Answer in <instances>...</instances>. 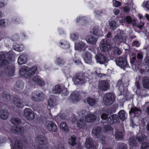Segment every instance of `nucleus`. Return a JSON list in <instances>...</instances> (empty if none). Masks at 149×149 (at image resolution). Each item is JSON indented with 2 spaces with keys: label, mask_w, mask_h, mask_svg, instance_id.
<instances>
[{
  "label": "nucleus",
  "mask_w": 149,
  "mask_h": 149,
  "mask_svg": "<svg viewBox=\"0 0 149 149\" xmlns=\"http://www.w3.org/2000/svg\"><path fill=\"white\" fill-rule=\"evenodd\" d=\"M24 115L28 120H31L34 119L35 117V114L30 108H26L24 111Z\"/></svg>",
  "instance_id": "423d86ee"
},
{
  "label": "nucleus",
  "mask_w": 149,
  "mask_h": 149,
  "mask_svg": "<svg viewBox=\"0 0 149 149\" xmlns=\"http://www.w3.org/2000/svg\"><path fill=\"white\" fill-rule=\"evenodd\" d=\"M76 139L75 137L72 136L69 139L68 143L71 146H74L76 144Z\"/></svg>",
  "instance_id": "a19ab883"
},
{
  "label": "nucleus",
  "mask_w": 149,
  "mask_h": 149,
  "mask_svg": "<svg viewBox=\"0 0 149 149\" xmlns=\"http://www.w3.org/2000/svg\"><path fill=\"white\" fill-rule=\"evenodd\" d=\"M143 85L145 88L149 89V77H145L143 79Z\"/></svg>",
  "instance_id": "c756f323"
},
{
  "label": "nucleus",
  "mask_w": 149,
  "mask_h": 149,
  "mask_svg": "<svg viewBox=\"0 0 149 149\" xmlns=\"http://www.w3.org/2000/svg\"><path fill=\"white\" fill-rule=\"evenodd\" d=\"M64 61L59 58H57L56 61V63L57 64H63L64 63Z\"/></svg>",
  "instance_id": "6e6d98bb"
},
{
  "label": "nucleus",
  "mask_w": 149,
  "mask_h": 149,
  "mask_svg": "<svg viewBox=\"0 0 149 149\" xmlns=\"http://www.w3.org/2000/svg\"><path fill=\"white\" fill-rule=\"evenodd\" d=\"M109 87V85L107 81L105 80L101 81L99 84V88L100 90L106 91Z\"/></svg>",
  "instance_id": "2eb2a0df"
},
{
  "label": "nucleus",
  "mask_w": 149,
  "mask_h": 149,
  "mask_svg": "<svg viewBox=\"0 0 149 149\" xmlns=\"http://www.w3.org/2000/svg\"><path fill=\"white\" fill-rule=\"evenodd\" d=\"M145 61L148 65V66L146 67V69L147 71H149V57H146L145 59Z\"/></svg>",
  "instance_id": "bf43d9fd"
},
{
  "label": "nucleus",
  "mask_w": 149,
  "mask_h": 149,
  "mask_svg": "<svg viewBox=\"0 0 149 149\" xmlns=\"http://www.w3.org/2000/svg\"><path fill=\"white\" fill-rule=\"evenodd\" d=\"M92 34L94 36H103V33L101 29L97 27H94L92 30Z\"/></svg>",
  "instance_id": "412c9836"
},
{
  "label": "nucleus",
  "mask_w": 149,
  "mask_h": 149,
  "mask_svg": "<svg viewBox=\"0 0 149 149\" xmlns=\"http://www.w3.org/2000/svg\"><path fill=\"white\" fill-rule=\"evenodd\" d=\"M87 100L88 104L91 106H95L97 103L94 99L89 97L87 98Z\"/></svg>",
  "instance_id": "4c0bfd02"
},
{
  "label": "nucleus",
  "mask_w": 149,
  "mask_h": 149,
  "mask_svg": "<svg viewBox=\"0 0 149 149\" xmlns=\"http://www.w3.org/2000/svg\"><path fill=\"white\" fill-rule=\"evenodd\" d=\"M13 100V103L15 107L19 108H23L24 105L22 100L17 98H14Z\"/></svg>",
  "instance_id": "a211bd4d"
},
{
  "label": "nucleus",
  "mask_w": 149,
  "mask_h": 149,
  "mask_svg": "<svg viewBox=\"0 0 149 149\" xmlns=\"http://www.w3.org/2000/svg\"><path fill=\"white\" fill-rule=\"evenodd\" d=\"M115 137L118 140H122L124 137V134L121 132L116 131V132Z\"/></svg>",
  "instance_id": "c9c22d12"
},
{
  "label": "nucleus",
  "mask_w": 149,
  "mask_h": 149,
  "mask_svg": "<svg viewBox=\"0 0 149 149\" xmlns=\"http://www.w3.org/2000/svg\"><path fill=\"white\" fill-rule=\"evenodd\" d=\"M2 96L6 98L8 100H10L11 97H12V96L8 94V93L6 91H3Z\"/></svg>",
  "instance_id": "8fccbe9b"
},
{
  "label": "nucleus",
  "mask_w": 149,
  "mask_h": 149,
  "mask_svg": "<svg viewBox=\"0 0 149 149\" xmlns=\"http://www.w3.org/2000/svg\"><path fill=\"white\" fill-rule=\"evenodd\" d=\"M10 130L13 133H17L19 134H22L24 132L23 127L20 126H13L10 128Z\"/></svg>",
  "instance_id": "4468645a"
},
{
  "label": "nucleus",
  "mask_w": 149,
  "mask_h": 149,
  "mask_svg": "<svg viewBox=\"0 0 149 149\" xmlns=\"http://www.w3.org/2000/svg\"><path fill=\"white\" fill-rule=\"evenodd\" d=\"M56 102V100L54 98H50L48 101V104L50 106H53Z\"/></svg>",
  "instance_id": "603ef678"
},
{
  "label": "nucleus",
  "mask_w": 149,
  "mask_h": 149,
  "mask_svg": "<svg viewBox=\"0 0 149 149\" xmlns=\"http://www.w3.org/2000/svg\"><path fill=\"white\" fill-rule=\"evenodd\" d=\"M9 113L7 110L2 109L0 111V118L3 120L7 119L9 116Z\"/></svg>",
  "instance_id": "5701e85b"
},
{
  "label": "nucleus",
  "mask_w": 149,
  "mask_h": 149,
  "mask_svg": "<svg viewBox=\"0 0 149 149\" xmlns=\"http://www.w3.org/2000/svg\"><path fill=\"white\" fill-rule=\"evenodd\" d=\"M44 126L50 132H56L58 130V128L56 124L53 122L47 121L44 124Z\"/></svg>",
  "instance_id": "20e7f679"
},
{
  "label": "nucleus",
  "mask_w": 149,
  "mask_h": 149,
  "mask_svg": "<svg viewBox=\"0 0 149 149\" xmlns=\"http://www.w3.org/2000/svg\"><path fill=\"white\" fill-rule=\"evenodd\" d=\"M61 91V89L59 85H56L52 88V93L54 94H59Z\"/></svg>",
  "instance_id": "c85d7f7f"
},
{
  "label": "nucleus",
  "mask_w": 149,
  "mask_h": 149,
  "mask_svg": "<svg viewBox=\"0 0 149 149\" xmlns=\"http://www.w3.org/2000/svg\"><path fill=\"white\" fill-rule=\"evenodd\" d=\"M112 128L109 125H107L104 128V130L105 132H107L108 131L112 130Z\"/></svg>",
  "instance_id": "e2e57ef3"
},
{
  "label": "nucleus",
  "mask_w": 149,
  "mask_h": 149,
  "mask_svg": "<svg viewBox=\"0 0 149 149\" xmlns=\"http://www.w3.org/2000/svg\"><path fill=\"white\" fill-rule=\"evenodd\" d=\"M4 73L8 74H13L15 73V68L13 67L8 66L4 69Z\"/></svg>",
  "instance_id": "a878e982"
},
{
  "label": "nucleus",
  "mask_w": 149,
  "mask_h": 149,
  "mask_svg": "<svg viewBox=\"0 0 149 149\" xmlns=\"http://www.w3.org/2000/svg\"><path fill=\"white\" fill-rule=\"evenodd\" d=\"M87 115L85 117V121L86 122H94L96 118V116L93 114L91 112L87 113Z\"/></svg>",
  "instance_id": "f3484780"
},
{
  "label": "nucleus",
  "mask_w": 149,
  "mask_h": 149,
  "mask_svg": "<svg viewBox=\"0 0 149 149\" xmlns=\"http://www.w3.org/2000/svg\"><path fill=\"white\" fill-rule=\"evenodd\" d=\"M114 100V95L111 93H108L105 95L103 98L104 103L107 106L112 104Z\"/></svg>",
  "instance_id": "39448f33"
},
{
  "label": "nucleus",
  "mask_w": 149,
  "mask_h": 149,
  "mask_svg": "<svg viewBox=\"0 0 149 149\" xmlns=\"http://www.w3.org/2000/svg\"><path fill=\"white\" fill-rule=\"evenodd\" d=\"M77 22L79 25H84L87 22L86 19L84 17H79L77 19Z\"/></svg>",
  "instance_id": "2f4dec72"
},
{
  "label": "nucleus",
  "mask_w": 149,
  "mask_h": 149,
  "mask_svg": "<svg viewBox=\"0 0 149 149\" xmlns=\"http://www.w3.org/2000/svg\"><path fill=\"white\" fill-rule=\"evenodd\" d=\"M108 117L106 113H103L101 115V118L104 120H106Z\"/></svg>",
  "instance_id": "338daca9"
},
{
  "label": "nucleus",
  "mask_w": 149,
  "mask_h": 149,
  "mask_svg": "<svg viewBox=\"0 0 149 149\" xmlns=\"http://www.w3.org/2000/svg\"><path fill=\"white\" fill-rule=\"evenodd\" d=\"M140 44L139 42L135 41H134L132 44V45L134 46H135L136 47H139L140 45Z\"/></svg>",
  "instance_id": "69168bd1"
},
{
  "label": "nucleus",
  "mask_w": 149,
  "mask_h": 149,
  "mask_svg": "<svg viewBox=\"0 0 149 149\" xmlns=\"http://www.w3.org/2000/svg\"><path fill=\"white\" fill-rule=\"evenodd\" d=\"M84 60L85 62L87 63H90L91 62V55L88 52H86L83 56Z\"/></svg>",
  "instance_id": "b1692460"
},
{
  "label": "nucleus",
  "mask_w": 149,
  "mask_h": 149,
  "mask_svg": "<svg viewBox=\"0 0 149 149\" xmlns=\"http://www.w3.org/2000/svg\"><path fill=\"white\" fill-rule=\"evenodd\" d=\"M136 140L138 141L141 142L143 139V138L142 137H136L135 136H131L129 140V144L130 146V149H132L133 147L135 146L137 143Z\"/></svg>",
  "instance_id": "9b49d317"
},
{
  "label": "nucleus",
  "mask_w": 149,
  "mask_h": 149,
  "mask_svg": "<svg viewBox=\"0 0 149 149\" xmlns=\"http://www.w3.org/2000/svg\"><path fill=\"white\" fill-rule=\"evenodd\" d=\"M35 140L38 144V149H49L47 145L48 141L46 137L39 135L35 137Z\"/></svg>",
  "instance_id": "f257e3e1"
},
{
  "label": "nucleus",
  "mask_w": 149,
  "mask_h": 149,
  "mask_svg": "<svg viewBox=\"0 0 149 149\" xmlns=\"http://www.w3.org/2000/svg\"><path fill=\"white\" fill-rule=\"evenodd\" d=\"M129 112L130 113H133L135 114H139L141 113V111L139 108L136 107H134L131 108Z\"/></svg>",
  "instance_id": "473e14b6"
},
{
  "label": "nucleus",
  "mask_w": 149,
  "mask_h": 149,
  "mask_svg": "<svg viewBox=\"0 0 149 149\" xmlns=\"http://www.w3.org/2000/svg\"><path fill=\"white\" fill-rule=\"evenodd\" d=\"M16 86L19 89L23 88L24 86V84L22 81H18L16 82Z\"/></svg>",
  "instance_id": "49530a36"
},
{
  "label": "nucleus",
  "mask_w": 149,
  "mask_h": 149,
  "mask_svg": "<svg viewBox=\"0 0 149 149\" xmlns=\"http://www.w3.org/2000/svg\"><path fill=\"white\" fill-rule=\"evenodd\" d=\"M109 25L111 29L115 30L116 28V22L114 21H111L109 22Z\"/></svg>",
  "instance_id": "a18cd8bd"
},
{
  "label": "nucleus",
  "mask_w": 149,
  "mask_h": 149,
  "mask_svg": "<svg viewBox=\"0 0 149 149\" xmlns=\"http://www.w3.org/2000/svg\"><path fill=\"white\" fill-rule=\"evenodd\" d=\"M14 49L16 51L21 52L24 49V46L22 45L15 44L13 46Z\"/></svg>",
  "instance_id": "72a5a7b5"
},
{
  "label": "nucleus",
  "mask_w": 149,
  "mask_h": 149,
  "mask_svg": "<svg viewBox=\"0 0 149 149\" xmlns=\"http://www.w3.org/2000/svg\"><path fill=\"white\" fill-rule=\"evenodd\" d=\"M95 58L97 62L100 64H103L108 62V60L105 56L100 53H97Z\"/></svg>",
  "instance_id": "9d476101"
},
{
  "label": "nucleus",
  "mask_w": 149,
  "mask_h": 149,
  "mask_svg": "<svg viewBox=\"0 0 149 149\" xmlns=\"http://www.w3.org/2000/svg\"><path fill=\"white\" fill-rule=\"evenodd\" d=\"M12 52H9L7 53L0 55V68H2L7 65L11 58Z\"/></svg>",
  "instance_id": "f03ea898"
},
{
  "label": "nucleus",
  "mask_w": 149,
  "mask_h": 149,
  "mask_svg": "<svg viewBox=\"0 0 149 149\" xmlns=\"http://www.w3.org/2000/svg\"><path fill=\"white\" fill-rule=\"evenodd\" d=\"M60 44L61 47L64 49H68L70 47L69 45L66 42H61Z\"/></svg>",
  "instance_id": "de8ad7c7"
},
{
  "label": "nucleus",
  "mask_w": 149,
  "mask_h": 149,
  "mask_svg": "<svg viewBox=\"0 0 149 149\" xmlns=\"http://www.w3.org/2000/svg\"><path fill=\"white\" fill-rule=\"evenodd\" d=\"M73 81L75 84H82L85 82L82 75H75L73 78Z\"/></svg>",
  "instance_id": "ddd939ff"
},
{
  "label": "nucleus",
  "mask_w": 149,
  "mask_h": 149,
  "mask_svg": "<svg viewBox=\"0 0 149 149\" xmlns=\"http://www.w3.org/2000/svg\"><path fill=\"white\" fill-rule=\"evenodd\" d=\"M81 99V96L78 92H73L71 95L70 99L74 103L77 102Z\"/></svg>",
  "instance_id": "f8f14e48"
},
{
  "label": "nucleus",
  "mask_w": 149,
  "mask_h": 149,
  "mask_svg": "<svg viewBox=\"0 0 149 149\" xmlns=\"http://www.w3.org/2000/svg\"><path fill=\"white\" fill-rule=\"evenodd\" d=\"M37 67L36 65H33L28 70L29 72L31 74H34L36 73Z\"/></svg>",
  "instance_id": "58836bf2"
},
{
  "label": "nucleus",
  "mask_w": 149,
  "mask_h": 149,
  "mask_svg": "<svg viewBox=\"0 0 149 149\" xmlns=\"http://www.w3.org/2000/svg\"><path fill=\"white\" fill-rule=\"evenodd\" d=\"M112 2L113 6L116 7H118L121 5L120 2L116 0H113Z\"/></svg>",
  "instance_id": "4d7b16f0"
},
{
  "label": "nucleus",
  "mask_w": 149,
  "mask_h": 149,
  "mask_svg": "<svg viewBox=\"0 0 149 149\" xmlns=\"http://www.w3.org/2000/svg\"><path fill=\"white\" fill-rule=\"evenodd\" d=\"M123 85L122 84V82L121 81H119L117 83L116 86L118 87L120 90L123 88Z\"/></svg>",
  "instance_id": "680f3d73"
},
{
  "label": "nucleus",
  "mask_w": 149,
  "mask_h": 149,
  "mask_svg": "<svg viewBox=\"0 0 149 149\" xmlns=\"http://www.w3.org/2000/svg\"><path fill=\"white\" fill-rule=\"evenodd\" d=\"M33 80L38 85L40 86H43L45 84L44 81L38 76L33 77Z\"/></svg>",
  "instance_id": "393cba45"
},
{
  "label": "nucleus",
  "mask_w": 149,
  "mask_h": 149,
  "mask_svg": "<svg viewBox=\"0 0 149 149\" xmlns=\"http://www.w3.org/2000/svg\"><path fill=\"white\" fill-rule=\"evenodd\" d=\"M118 119V116L116 114H114L108 118L107 123L110 125L116 123Z\"/></svg>",
  "instance_id": "6ab92c4d"
},
{
  "label": "nucleus",
  "mask_w": 149,
  "mask_h": 149,
  "mask_svg": "<svg viewBox=\"0 0 149 149\" xmlns=\"http://www.w3.org/2000/svg\"><path fill=\"white\" fill-rule=\"evenodd\" d=\"M143 5L148 10H149V1L144 2Z\"/></svg>",
  "instance_id": "0e129e2a"
},
{
  "label": "nucleus",
  "mask_w": 149,
  "mask_h": 149,
  "mask_svg": "<svg viewBox=\"0 0 149 149\" xmlns=\"http://www.w3.org/2000/svg\"><path fill=\"white\" fill-rule=\"evenodd\" d=\"M116 149H127V148L124 145L121 144L118 146Z\"/></svg>",
  "instance_id": "774afa93"
},
{
  "label": "nucleus",
  "mask_w": 149,
  "mask_h": 149,
  "mask_svg": "<svg viewBox=\"0 0 149 149\" xmlns=\"http://www.w3.org/2000/svg\"><path fill=\"white\" fill-rule=\"evenodd\" d=\"M85 146L87 149H97L93 144V141L91 138L87 139L85 143Z\"/></svg>",
  "instance_id": "dca6fc26"
},
{
  "label": "nucleus",
  "mask_w": 149,
  "mask_h": 149,
  "mask_svg": "<svg viewBox=\"0 0 149 149\" xmlns=\"http://www.w3.org/2000/svg\"><path fill=\"white\" fill-rule=\"evenodd\" d=\"M85 40L87 43L92 44L96 43L97 39L95 37L91 35L87 36L85 38Z\"/></svg>",
  "instance_id": "aec40b11"
},
{
  "label": "nucleus",
  "mask_w": 149,
  "mask_h": 149,
  "mask_svg": "<svg viewBox=\"0 0 149 149\" xmlns=\"http://www.w3.org/2000/svg\"><path fill=\"white\" fill-rule=\"evenodd\" d=\"M6 139L3 137H0V146H1L2 144L5 143L6 142Z\"/></svg>",
  "instance_id": "052dcab7"
},
{
  "label": "nucleus",
  "mask_w": 149,
  "mask_h": 149,
  "mask_svg": "<svg viewBox=\"0 0 149 149\" xmlns=\"http://www.w3.org/2000/svg\"><path fill=\"white\" fill-rule=\"evenodd\" d=\"M60 126L61 129L63 131L68 132L69 130L66 123L65 122L61 123L60 124Z\"/></svg>",
  "instance_id": "f704fd0d"
},
{
  "label": "nucleus",
  "mask_w": 149,
  "mask_h": 149,
  "mask_svg": "<svg viewBox=\"0 0 149 149\" xmlns=\"http://www.w3.org/2000/svg\"><path fill=\"white\" fill-rule=\"evenodd\" d=\"M45 97V95L43 92H39V94L38 97L37 102H39L43 100Z\"/></svg>",
  "instance_id": "37998d69"
},
{
  "label": "nucleus",
  "mask_w": 149,
  "mask_h": 149,
  "mask_svg": "<svg viewBox=\"0 0 149 149\" xmlns=\"http://www.w3.org/2000/svg\"><path fill=\"white\" fill-rule=\"evenodd\" d=\"M116 64L119 66L123 68H129L130 67L127 65L126 59L121 57L118 58L116 61ZM125 70V69H124Z\"/></svg>",
  "instance_id": "6e6552de"
},
{
  "label": "nucleus",
  "mask_w": 149,
  "mask_h": 149,
  "mask_svg": "<svg viewBox=\"0 0 149 149\" xmlns=\"http://www.w3.org/2000/svg\"><path fill=\"white\" fill-rule=\"evenodd\" d=\"M27 60V58L26 55L22 54L20 55L18 59V63L20 65L25 63Z\"/></svg>",
  "instance_id": "4be33fe9"
},
{
  "label": "nucleus",
  "mask_w": 149,
  "mask_h": 149,
  "mask_svg": "<svg viewBox=\"0 0 149 149\" xmlns=\"http://www.w3.org/2000/svg\"><path fill=\"white\" fill-rule=\"evenodd\" d=\"M85 122L84 118H80L77 120V126L80 128H82L85 126Z\"/></svg>",
  "instance_id": "7c9ffc66"
},
{
  "label": "nucleus",
  "mask_w": 149,
  "mask_h": 149,
  "mask_svg": "<svg viewBox=\"0 0 149 149\" xmlns=\"http://www.w3.org/2000/svg\"><path fill=\"white\" fill-rule=\"evenodd\" d=\"M55 149H65L64 145L62 143H58L55 146Z\"/></svg>",
  "instance_id": "864d4df0"
},
{
  "label": "nucleus",
  "mask_w": 149,
  "mask_h": 149,
  "mask_svg": "<svg viewBox=\"0 0 149 149\" xmlns=\"http://www.w3.org/2000/svg\"><path fill=\"white\" fill-rule=\"evenodd\" d=\"M39 94V92H33L31 95L30 97L31 99L34 101L37 102L38 97Z\"/></svg>",
  "instance_id": "e433bc0d"
},
{
  "label": "nucleus",
  "mask_w": 149,
  "mask_h": 149,
  "mask_svg": "<svg viewBox=\"0 0 149 149\" xmlns=\"http://www.w3.org/2000/svg\"><path fill=\"white\" fill-rule=\"evenodd\" d=\"M87 47V46L85 42L80 41L75 44V49L78 51H84Z\"/></svg>",
  "instance_id": "1a4fd4ad"
},
{
  "label": "nucleus",
  "mask_w": 149,
  "mask_h": 149,
  "mask_svg": "<svg viewBox=\"0 0 149 149\" xmlns=\"http://www.w3.org/2000/svg\"><path fill=\"white\" fill-rule=\"evenodd\" d=\"M140 149H149V143L147 142L143 143L141 144Z\"/></svg>",
  "instance_id": "09e8293b"
},
{
  "label": "nucleus",
  "mask_w": 149,
  "mask_h": 149,
  "mask_svg": "<svg viewBox=\"0 0 149 149\" xmlns=\"http://www.w3.org/2000/svg\"><path fill=\"white\" fill-rule=\"evenodd\" d=\"M28 69L27 67H23L21 68L19 72V74H27V70Z\"/></svg>",
  "instance_id": "c03bdc74"
},
{
  "label": "nucleus",
  "mask_w": 149,
  "mask_h": 149,
  "mask_svg": "<svg viewBox=\"0 0 149 149\" xmlns=\"http://www.w3.org/2000/svg\"><path fill=\"white\" fill-rule=\"evenodd\" d=\"M101 131V128L100 127H97L93 130L92 133L95 137H98L100 136Z\"/></svg>",
  "instance_id": "cd10ccee"
},
{
  "label": "nucleus",
  "mask_w": 149,
  "mask_h": 149,
  "mask_svg": "<svg viewBox=\"0 0 149 149\" xmlns=\"http://www.w3.org/2000/svg\"><path fill=\"white\" fill-rule=\"evenodd\" d=\"M86 111L84 110H83L80 111L78 114L79 116L84 117V116L86 114Z\"/></svg>",
  "instance_id": "13d9d810"
},
{
  "label": "nucleus",
  "mask_w": 149,
  "mask_h": 149,
  "mask_svg": "<svg viewBox=\"0 0 149 149\" xmlns=\"http://www.w3.org/2000/svg\"><path fill=\"white\" fill-rule=\"evenodd\" d=\"M23 144L22 141L16 140L15 142L13 149H22Z\"/></svg>",
  "instance_id": "bb28decb"
},
{
  "label": "nucleus",
  "mask_w": 149,
  "mask_h": 149,
  "mask_svg": "<svg viewBox=\"0 0 149 149\" xmlns=\"http://www.w3.org/2000/svg\"><path fill=\"white\" fill-rule=\"evenodd\" d=\"M120 31L119 33L116 35L113 38L115 43L118 45L125 40L126 38L125 34L122 32Z\"/></svg>",
  "instance_id": "0eeeda50"
},
{
  "label": "nucleus",
  "mask_w": 149,
  "mask_h": 149,
  "mask_svg": "<svg viewBox=\"0 0 149 149\" xmlns=\"http://www.w3.org/2000/svg\"><path fill=\"white\" fill-rule=\"evenodd\" d=\"M11 122L13 125H16L19 124L21 122L20 119L17 118H14L11 119Z\"/></svg>",
  "instance_id": "79ce46f5"
},
{
  "label": "nucleus",
  "mask_w": 149,
  "mask_h": 149,
  "mask_svg": "<svg viewBox=\"0 0 149 149\" xmlns=\"http://www.w3.org/2000/svg\"><path fill=\"white\" fill-rule=\"evenodd\" d=\"M114 53L117 55H120L122 53L121 51L117 47H115L114 48Z\"/></svg>",
  "instance_id": "5fc2aeb1"
},
{
  "label": "nucleus",
  "mask_w": 149,
  "mask_h": 149,
  "mask_svg": "<svg viewBox=\"0 0 149 149\" xmlns=\"http://www.w3.org/2000/svg\"><path fill=\"white\" fill-rule=\"evenodd\" d=\"M118 115L121 120H124L126 119V115L123 110H121L119 112Z\"/></svg>",
  "instance_id": "ea45409f"
},
{
  "label": "nucleus",
  "mask_w": 149,
  "mask_h": 149,
  "mask_svg": "<svg viewBox=\"0 0 149 149\" xmlns=\"http://www.w3.org/2000/svg\"><path fill=\"white\" fill-rule=\"evenodd\" d=\"M70 38L73 40H75L78 39L79 35L78 33H72L71 35Z\"/></svg>",
  "instance_id": "3c124183"
},
{
  "label": "nucleus",
  "mask_w": 149,
  "mask_h": 149,
  "mask_svg": "<svg viewBox=\"0 0 149 149\" xmlns=\"http://www.w3.org/2000/svg\"><path fill=\"white\" fill-rule=\"evenodd\" d=\"M110 40H102L100 45V47L101 50L104 52H106L111 50L112 47L111 44L110 43Z\"/></svg>",
  "instance_id": "7ed1b4c3"
}]
</instances>
